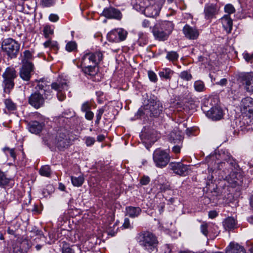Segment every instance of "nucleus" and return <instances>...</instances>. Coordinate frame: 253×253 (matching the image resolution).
<instances>
[{"instance_id": "nucleus-1", "label": "nucleus", "mask_w": 253, "mask_h": 253, "mask_svg": "<svg viewBox=\"0 0 253 253\" xmlns=\"http://www.w3.org/2000/svg\"><path fill=\"white\" fill-rule=\"evenodd\" d=\"M68 118L64 116L60 117L58 120L59 128L58 129L55 138V144L59 149L67 148L71 144L70 126L67 125Z\"/></svg>"}, {"instance_id": "nucleus-28", "label": "nucleus", "mask_w": 253, "mask_h": 253, "mask_svg": "<svg viewBox=\"0 0 253 253\" xmlns=\"http://www.w3.org/2000/svg\"><path fill=\"white\" fill-rule=\"evenodd\" d=\"M223 225L226 230L230 231L237 228V221L232 217L226 218L223 222Z\"/></svg>"}, {"instance_id": "nucleus-59", "label": "nucleus", "mask_w": 253, "mask_h": 253, "mask_svg": "<svg viewBox=\"0 0 253 253\" xmlns=\"http://www.w3.org/2000/svg\"><path fill=\"white\" fill-rule=\"evenodd\" d=\"M247 247L248 248V251L250 253H253V242L248 241L247 242Z\"/></svg>"}, {"instance_id": "nucleus-25", "label": "nucleus", "mask_w": 253, "mask_h": 253, "mask_svg": "<svg viewBox=\"0 0 253 253\" xmlns=\"http://www.w3.org/2000/svg\"><path fill=\"white\" fill-rule=\"evenodd\" d=\"M183 139V137L179 131H172L169 135V141L174 144H181Z\"/></svg>"}, {"instance_id": "nucleus-55", "label": "nucleus", "mask_w": 253, "mask_h": 253, "mask_svg": "<svg viewBox=\"0 0 253 253\" xmlns=\"http://www.w3.org/2000/svg\"><path fill=\"white\" fill-rule=\"evenodd\" d=\"M150 181L149 177L147 176H143L140 179V183L143 185L148 184Z\"/></svg>"}, {"instance_id": "nucleus-24", "label": "nucleus", "mask_w": 253, "mask_h": 253, "mask_svg": "<svg viewBox=\"0 0 253 253\" xmlns=\"http://www.w3.org/2000/svg\"><path fill=\"white\" fill-rule=\"evenodd\" d=\"M226 253H246V251L243 246L231 242L226 248Z\"/></svg>"}, {"instance_id": "nucleus-60", "label": "nucleus", "mask_w": 253, "mask_h": 253, "mask_svg": "<svg viewBox=\"0 0 253 253\" xmlns=\"http://www.w3.org/2000/svg\"><path fill=\"white\" fill-rule=\"evenodd\" d=\"M23 54L25 59L27 60L32 58V54L31 52L28 50H25L23 52Z\"/></svg>"}, {"instance_id": "nucleus-19", "label": "nucleus", "mask_w": 253, "mask_h": 253, "mask_svg": "<svg viewBox=\"0 0 253 253\" xmlns=\"http://www.w3.org/2000/svg\"><path fill=\"white\" fill-rule=\"evenodd\" d=\"M183 33L185 37L189 39L194 40L197 39L199 35L198 30L188 25H186L183 28Z\"/></svg>"}, {"instance_id": "nucleus-12", "label": "nucleus", "mask_w": 253, "mask_h": 253, "mask_svg": "<svg viewBox=\"0 0 253 253\" xmlns=\"http://www.w3.org/2000/svg\"><path fill=\"white\" fill-rule=\"evenodd\" d=\"M51 88L57 91V97L60 101H63L65 99L66 96L63 92L65 90H67L68 85L64 79H58L57 82L52 83Z\"/></svg>"}, {"instance_id": "nucleus-35", "label": "nucleus", "mask_w": 253, "mask_h": 253, "mask_svg": "<svg viewBox=\"0 0 253 253\" xmlns=\"http://www.w3.org/2000/svg\"><path fill=\"white\" fill-rule=\"evenodd\" d=\"M61 244V250L62 253H75L74 250L71 248L68 243L65 241H63Z\"/></svg>"}, {"instance_id": "nucleus-6", "label": "nucleus", "mask_w": 253, "mask_h": 253, "mask_svg": "<svg viewBox=\"0 0 253 253\" xmlns=\"http://www.w3.org/2000/svg\"><path fill=\"white\" fill-rule=\"evenodd\" d=\"M2 51L8 57L14 58L16 57L20 48V44L11 38L4 39L1 43Z\"/></svg>"}, {"instance_id": "nucleus-49", "label": "nucleus", "mask_w": 253, "mask_h": 253, "mask_svg": "<svg viewBox=\"0 0 253 253\" xmlns=\"http://www.w3.org/2000/svg\"><path fill=\"white\" fill-rule=\"evenodd\" d=\"M3 150L6 155L8 153L10 156L14 160H15L16 155L14 149H10L8 147H5L3 149Z\"/></svg>"}, {"instance_id": "nucleus-39", "label": "nucleus", "mask_w": 253, "mask_h": 253, "mask_svg": "<svg viewBox=\"0 0 253 253\" xmlns=\"http://www.w3.org/2000/svg\"><path fill=\"white\" fill-rule=\"evenodd\" d=\"M228 156H231L227 153L226 154L223 153L222 155H221V158L223 161L218 164V169H221L224 166H225L226 163L227 161H228Z\"/></svg>"}, {"instance_id": "nucleus-36", "label": "nucleus", "mask_w": 253, "mask_h": 253, "mask_svg": "<svg viewBox=\"0 0 253 253\" xmlns=\"http://www.w3.org/2000/svg\"><path fill=\"white\" fill-rule=\"evenodd\" d=\"M194 87L195 90L198 92L204 91L206 89L204 82L200 80L195 82Z\"/></svg>"}, {"instance_id": "nucleus-34", "label": "nucleus", "mask_w": 253, "mask_h": 253, "mask_svg": "<svg viewBox=\"0 0 253 253\" xmlns=\"http://www.w3.org/2000/svg\"><path fill=\"white\" fill-rule=\"evenodd\" d=\"M43 45L45 47H49L50 49L53 50L55 52H56L58 49L57 42L51 40H48L43 43Z\"/></svg>"}, {"instance_id": "nucleus-37", "label": "nucleus", "mask_w": 253, "mask_h": 253, "mask_svg": "<svg viewBox=\"0 0 253 253\" xmlns=\"http://www.w3.org/2000/svg\"><path fill=\"white\" fill-rule=\"evenodd\" d=\"M39 172L42 176L49 177L51 174L50 168L47 165L42 166L40 169Z\"/></svg>"}, {"instance_id": "nucleus-62", "label": "nucleus", "mask_w": 253, "mask_h": 253, "mask_svg": "<svg viewBox=\"0 0 253 253\" xmlns=\"http://www.w3.org/2000/svg\"><path fill=\"white\" fill-rule=\"evenodd\" d=\"M58 19V16L54 14H51L49 16V19L52 22H56Z\"/></svg>"}, {"instance_id": "nucleus-42", "label": "nucleus", "mask_w": 253, "mask_h": 253, "mask_svg": "<svg viewBox=\"0 0 253 253\" xmlns=\"http://www.w3.org/2000/svg\"><path fill=\"white\" fill-rule=\"evenodd\" d=\"M77 45L75 42H69L66 45V49L69 52H72L76 50Z\"/></svg>"}, {"instance_id": "nucleus-64", "label": "nucleus", "mask_w": 253, "mask_h": 253, "mask_svg": "<svg viewBox=\"0 0 253 253\" xmlns=\"http://www.w3.org/2000/svg\"><path fill=\"white\" fill-rule=\"evenodd\" d=\"M217 215L216 211H210L209 212V216L210 218H213L215 217Z\"/></svg>"}, {"instance_id": "nucleus-9", "label": "nucleus", "mask_w": 253, "mask_h": 253, "mask_svg": "<svg viewBox=\"0 0 253 253\" xmlns=\"http://www.w3.org/2000/svg\"><path fill=\"white\" fill-rule=\"evenodd\" d=\"M153 159L157 167L163 168L169 164L170 157L165 151L157 149L153 153Z\"/></svg>"}, {"instance_id": "nucleus-31", "label": "nucleus", "mask_w": 253, "mask_h": 253, "mask_svg": "<svg viewBox=\"0 0 253 253\" xmlns=\"http://www.w3.org/2000/svg\"><path fill=\"white\" fill-rule=\"evenodd\" d=\"M4 102L5 108L9 112H13L17 110L16 104L11 99H6Z\"/></svg>"}, {"instance_id": "nucleus-10", "label": "nucleus", "mask_w": 253, "mask_h": 253, "mask_svg": "<svg viewBox=\"0 0 253 253\" xmlns=\"http://www.w3.org/2000/svg\"><path fill=\"white\" fill-rule=\"evenodd\" d=\"M127 32L122 28L112 30L107 35L108 41L112 42H119L126 40Z\"/></svg>"}, {"instance_id": "nucleus-43", "label": "nucleus", "mask_w": 253, "mask_h": 253, "mask_svg": "<svg viewBox=\"0 0 253 253\" xmlns=\"http://www.w3.org/2000/svg\"><path fill=\"white\" fill-rule=\"evenodd\" d=\"M179 77L183 80L188 81L192 79V75L187 71H184L180 73Z\"/></svg>"}, {"instance_id": "nucleus-27", "label": "nucleus", "mask_w": 253, "mask_h": 253, "mask_svg": "<svg viewBox=\"0 0 253 253\" xmlns=\"http://www.w3.org/2000/svg\"><path fill=\"white\" fill-rule=\"evenodd\" d=\"M149 4V0H135L133 4V7L136 10L143 14L147 5Z\"/></svg>"}, {"instance_id": "nucleus-51", "label": "nucleus", "mask_w": 253, "mask_h": 253, "mask_svg": "<svg viewBox=\"0 0 253 253\" xmlns=\"http://www.w3.org/2000/svg\"><path fill=\"white\" fill-rule=\"evenodd\" d=\"M91 105L88 102H84L81 107V110L85 112L90 110Z\"/></svg>"}, {"instance_id": "nucleus-2", "label": "nucleus", "mask_w": 253, "mask_h": 253, "mask_svg": "<svg viewBox=\"0 0 253 253\" xmlns=\"http://www.w3.org/2000/svg\"><path fill=\"white\" fill-rule=\"evenodd\" d=\"M103 54L100 51L88 53L84 54L81 60V66L84 72L89 75H93L95 71L96 66L102 60Z\"/></svg>"}, {"instance_id": "nucleus-4", "label": "nucleus", "mask_w": 253, "mask_h": 253, "mask_svg": "<svg viewBox=\"0 0 253 253\" xmlns=\"http://www.w3.org/2000/svg\"><path fill=\"white\" fill-rule=\"evenodd\" d=\"M137 241L141 246L149 252L157 250L158 244L157 239L149 231H144L140 232L137 236Z\"/></svg>"}, {"instance_id": "nucleus-21", "label": "nucleus", "mask_w": 253, "mask_h": 253, "mask_svg": "<svg viewBox=\"0 0 253 253\" xmlns=\"http://www.w3.org/2000/svg\"><path fill=\"white\" fill-rule=\"evenodd\" d=\"M241 80L247 91L253 92V75L251 74L246 73L241 76Z\"/></svg>"}, {"instance_id": "nucleus-48", "label": "nucleus", "mask_w": 253, "mask_h": 253, "mask_svg": "<svg viewBox=\"0 0 253 253\" xmlns=\"http://www.w3.org/2000/svg\"><path fill=\"white\" fill-rule=\"evenodd\" d=\"M224 11L227 13V15H230L235 12V9L234 6L231 4H227L224 7Z\"/></svg>"}, {"instance_id": "nucleus-3", "label": "nucleus", "mask_w": 253, "mask_h": 253, "mask_svg": "<svg viewBox=\"0 0 253 253\" xmlns=\"http://www.w3.org/2000/svg\"><path fill=\"white\" fill-rule=\"evenodd\" d=\"M173 23L169 21L158 22L152 29V33L156 39L164 41L168 38L173 29Z\"/></svg>"}, {"instance_id": "nucleus-17", "label": "nucleus", "mask_w": 253, "mask_h": 253, "mask_svg": "<svg viewBox=\"0 0 253 253\" xmlns=\"http://www.w3.org/2000/svg\"><path fill=\"white\" fill-rule=\"evenodd\" d=\"M226 178L232 187L241 185L244 180V177L240 171H232Z\"/></svg>"}, {"instance_id": "nucleus-11", "label": "nucleus", "mask_w": 253, "mask_h": 253, "mask_svg": "<svg viewBox=\"0 0 253 253\" xmlns=\"http://www.w3.org/2000/svg\"><path fill=\"white\" fill-rule=\"evenodd\" d=\"M165 1V0H156L154 3L150 1V4L147 5L143 14L145 16L150 17L157 16Z\"/></svg>"}, {"instance_id": "nucleus-5", "label": "nucleus", "mask_w": 253, "mask_h": 253, "mask_svg": "<svg viewBox=\"0 0 253 253\" xmlns=\"http://www.w3.org/2000/svg\"><path fill=\"white\" fill-rule=\"evenodd\" d=\"M163 106L159 100L150 99L147 104L139 108L137 114L140 116L146 115L150 117H158L162 112Z\"/></svg>"}, {"instance_id": "nucleus-22", "label": "nucleus", "mask_w": 253, "mask_h": 253, "mask_svg": "<svg viewBox=\"0 0 253 253\" xmlns=\"http://www.w3.org/2000/svg\"><path fill=\"white\" fill-rule=\"evenodd\" d=\"M13 185V180L5 172L0 170V187L5 189L10 188Z\"/></svg>"}, {"instance_id": "nucleus-18", "label": "nucleus", "mask_w": 253, "mask_h": 253, "mask_svg": "<svg viewBox=\"0 0 253 253\" xmlns=\"http://www.w3.org/2000/svg\"><path fill=\"white\" fill-rule=\"evenodd\" d=\"M219 7L216 4L208 3L205 5L204 8L205 18L207 20H211L215 18L218 13Z\"/></svg>"}, {"instance_id": "nucleus-40", "label": "nucleus", "mask_w": 253, "mask_h": 253, "mask_svg": "<svg viewBox=\"0 0 253 253\" xmlns=\"http://www.w3.org/2000/svg\"><path fill=\"white\" fill-rule=\"evenodd\" d=\"M211 228V225L207 223H203L201 225V231L206 236H208L210 229Z\"/></svg>"}, {"instance_id": "nucleus-52", "label": "nucleus", "mask_w": 253, "mask_h": 253, "mask_svg": "<svg viewBox=\"0 0 253 253\" xmlns=\"http://www.w3.org/2000/svg\"><path fill=\"white\" fill-rule=\"evenodd\" d=\"M148 76L150 80L153 82H156L157 81V77L156 74L153 71H149Z\"/></svg>"}, {"instance_id": "nucleus-16", "label": "nucleus", "mask_w": 253, "mask_h": 253, "mask_svg": "<svg viewBox=\"0 0 253 253\" xmlns=\"http://www.w3.org/2000/svg\"><path fill=\"white\" fill-rule=\"evenodd\" d=\"M34 71V65L28 61L23 62L19 72L20 77L25 81H30L31 73Z\"/></svg>"}, {"instance_id": "nucleus-63", "label": "nucleus", "mask_w": 253, "mask_h": 253, "mask_svg": "<svg viewBox=\"0 0 253 253\" xmlns=\"http://www.w3.org/2000/svg\"><path fill=\"white\" fill-rule=\"evenodd\" d=\"M150 21L147 19H144L142 23V27L145 28L150 27Z\"/></svg>"}, {"instance_id": "nucleus-14", "label": "nucleus", "mask_w": 253, "mask_h": 253, "mask_svg": "<svg viewBox=\"0 0 253 253\" xmlns=\"http://www.w3.org/2000/svg\"><path fill=\"white\" fill-rule=\"evenodd\" d=\"M44 100L43 95L36 91L29 97L28 102L32 107L38 109L44 105Z\"/></svg>"}, {"instance_id": "nucleus-26", "label": "nucleus", "mask_w": 253, "mask_h": 253, "mask_svg": "<svg viewBox=\"0 0 253 253\" xmlns=\"http://www.w3.org/2000/svg\"><path fill=\"white\" fill-rule=\"evenodd\" d=\"M221 22L224 30L230 33L232 29L233 21L229 15H225L221 18Z\"/></svg>"}, {"instance_id": "nucleus-38", "label": "nucleus", "mask_w": 253, "mask_h": 253, "mask_svg": "<svg viewBox=\"0 0 253 253\" xmlns=\"http://www.w3.org/2000/svg\"><path fill=\"white\" fill-rule=\"evenodd\" d=\"M138 36L139 39L138 40V42L140 45L142 46L148 43V38L146 34L139 33Z\"/></svg>"}, {"instance_id": "nucleus-7", "label": "nucleus", "mask_w": 253, "mask_h": 253, "mask_svg": "<svg viewBox=\"0 0 253 253\" xmlns=\"http://www.w3.org/2000/svg\"><path fill=\"white\" fill-rule=\"evenodd\" d=\"M242 111L246 115L244 117V120H250L249 122L247 121V124L248 126H251V128L253 129L252 126L253 125V99L250 97L245 98L242 100Z\"/></svg>"}, {"instance_id": "nucleus-57", "label": "nucleus", "mask_w": 253, "mask_h": 253, "mask_svg": "<svg viewBox=\"0 0 253 253\" xmlns=\"http://www.w3.org/2000/svg\"><path fill=\"white\" fill-rule=\"evenodd\" d=\"M95 141V139L91 137H87L85 138V143L87 146L93 145Z\"/></svg>"}, {"instance_id": "nucleus-56", "label": "nucleus", "mask_w": 253, "mask_h": 253, "mask_svg": "<svg viewBox=\"0 0 253 253\" xmlns=\"http://www.w3.org/2000/svg\"><path fill=\"white\" fill-rule=\"evenodd\" d=\"M42 5L45 7H49L53 5L54 0H42Z\"/></svg>"}, {"instance_id": "nucleus-54", "label": "nucleus", "mask_w": 253, "mask_h": 253, "mask_svg": "<svg viewBox=\"0 0 253 253\" xmlns=\"http://www.w3.org/2000/svg\"><path fill=\"white\" fill-rule=\"evenodd\" d=\"M114 229L111 230V227L110 226L108 229V235L114 236L118 231V228L116 227L115 225H113Z\"/></svg>"}, {"instance_id": "nucleus-20", "label": "nucleus", "mask_w": 253, "mask_h": 253, "mask_svg": "<svg viewBox=\"0 0 253 253\" xmlns=\"http://www.w3.org/2000/svg\"><path fill=\"white\" fill-rule=\"evenodd\" d=\"M102 14L106 18L118 20L121 19L122 16L120 10L112 7L104 9Z\"/></svg>"}, {"instance_id": "nucleus-41", "label": "nucleus", "mask_w": 253, "mask_h": 253, "mask_svg": "<svg viewBox=\"0 0 253 253\" xmlns=\"http://www.w3.org/2000/svg\"><path fill=\"white\" fill-rule=\"evenodd\" d=\"M43 32L45 38L48 39L50 35L53 34V30L50 26L46 25L43 28Z\"/></svg>"}, {"instance_id": "nucleus-30", "label": "nucleus", "mask_w": 253, "mask_h": 253, "mask_svg": "<svg viewBox=\"0 0 253 253\" xmlns=\"http://www.w3.org/2000/svg\"><path fill=\"white\" fill-rule=\"evenodd\" d=\"M36 82L37 83L36 86L37 91L38 90H43L45 95H46V92H47V89L49 88V85L47 84V82L44 79H41L39 80H36Z\"/></svg>"}, {"instance_id": "nucleus-44", "label": "nucleus", "mask_w": 253, "mask_h": 253, "mask_svg": "<svg viewBox=\"0 0 253 253\" xmlns=\"http://www.w3.org/2000/svg\"><path fill=\"white\" fill-rule=\"evenodd\" d=\"M178 57V54L174 51L169 52L167 55V58L171 61L177 60Z\"/></svg>"}, {"instance_id": "nucleus-29", "label": "nucleus", "mask_w": 253, "mask_h": 253, "mask_svg": "<svg viewBox=\"0 0 253 253\" xmlns=\"http://www.w3.org/2000/svg\"><path fill=\"white\" fill-rule=\"evenodd\" d=\"M127 214L131 218L137 217L141 212V209L139 207H134L132 206L126 208Z\"/></svg>"}, {"instance_id": "nucleus-50", "label": "nucleus", "mask_w": 253, "mask_h": 253, "mask_svg": "<svg viewBox=\"0 0 253 253\" xmlns=\"http://www.w3.org/2000/svg\"><path fill=\"white\" fill-rule=\"evenodd\" d=\"M245 60L248 63H252L253 62V53H250L245 52L243 54Z\"/></svg>"}, {"instance_id": "nucleus-32", "label": "nucleus", "mask_w": 253, "mask_h": 253, "mask_svg": "<svg viewBox=\"0 0 253 253\" xmlns=\"http://www.w3.org/2000/svg\"><path fill=\"white\" fill-rule=\"evenodd\" d=\"M173 74V72L171 69L165 68L163 69L162 71H160L159 75L161 78L168 80L171 78Z\"/></svg>"}, {"instance_id": "nucleus-8", "label": "nucleus", "mask_w": 253, "mask_h": 253, "mask_svg": "<svg viewBox=\"0 0 253 253\" xmlns=\"http://www.w3.org/2000/svg\"><path fill=\"white\" fill-rule=\"evenodd\" d=\"M4 91L9 93L14 86V80L16 77V71L13 68L7 67L2 75Z\"/></svg>"}, {"instance_id": "nucleus-33", "label": "nucleus", "mask_w": 253, "mask_h": 253, "mask_svg": "<svg viewBox=\"0 0 253 253\" xmlns=\"http://www.w3.org/2000/svg\"><path fill=\"white\" fill-rule=\"evenodd\" d=\"M71 181L74 186L77 187L81 186L84 182V177L82 175L78 177L73 176L71 177Z\"/></svg>"}, {"instance_id": "nucleus-46", "label": "nucleus", "mask_w": 253, "mask_h": 253, "mask_svg": "<svg viewBox=\"0 0 253 253\" xmlns=\"http://www.w3.org/2000/svg\"><path fill=\"white\" fill-rule=\"evenodd\" d=\"M104 112V108H101L97 110L96 117V119L95 121V123L96 125H98L100 123V121L101 119L102 116Z\"/></svg>"}, {"instance_id": "nucleus-15", "label": "nucleus", "mask_w": 253, "mask_h": 253, "mask_svg": "<svg viewBox=\"0 0 253 253\" xmlns=\"http://www.w3.org/2000/svg\"><path fill=\"white\" fill-rule=\"evenodd\" d=\"M202 108L203 111L206 112L207 116L212 120H219L223 117L222 110L218 106L212 107L209 110L205 104L202 107Z\"/></svg>"}, {"instance_id": "nucleus-58", "label": "nucleus", "mask_w": 253, "mask_h": 253, "mask_svg": "<svg viewBox=\"0 0 253 253\" xmlns=\"http://www.w3.org/2000/svg\"><path fill=\"white\" fill-rule=\"evenodd\" d=\"M85 118L86 120L91 121L93 119L94 117L93 113L90 110L85 112Z\"/></svg>"}, {"instance_id": "nucleus-47", "label": "nucleus", "mask_w": 253, "mask_h": 253, "mask_svg": "<svg viewBox=\"0 0 253 253\" xmlns=\"http://www.w3.org/2000/svg\"><path fill=\"white\" fill-rule=\"evenodd\" d=\"M228 161L226 163L225 166L228 165L231 167V169H237L238 166L236 161L232 158L231 156H228Z\"/></svg>"}, {"instance_id": "nucleus-61", "label": "nucleus", "mask_w": 253, "mask_h": 253, "mask_svg": "<svg viewBox=\"0 0 253 253\" xmlns=\"http://www.w3.org/2000/svg\"><path fill=\"white\" fill-rule=\"evenodd\" d=\"M123 226L125 228H131L129 220L128 218H126L125 219Z\"/></svg>"}, {"instance_id": "nucleus-53", "label": "nucleus", "mask_w": 253, "mask_h": 253, "mask_svg": "<svg viewBox=\"0 0 253 253\" xmlns=\"http://www.w3.org/2000/svg\"><path fill=\"white\" fill-rule=\"evenodd\" d=\"M182 144H176V145L174 146L172 148V152L175 154H179L180 152L181 148L182 147Z\"/></svg>"}, {"instance_id": "nucleus-13", "label": "nucleus", "mask_w": 253, "mask_h": 253, "mask_svg": "<svg viewBox=\"0 0 253 253\" xmlns=\"http://www.w3.org/2000/svg\"><path fill=\"white\" fill-rule=\"evenodd\" d=\"M189 167V166L184 165L181 162H171L169 165V169L172 170L176 174L181 176L188 174Z\"/></svg>"}, {"instance_id": "nucleus-23", "label": "nucleus", "mask_w": 253, "mask_h": 253, "mask_svg": "<svg viewBox=\"0 0 253 253\" xmlns=\"http://www.w3.org/2000/svg\"><path fill=\"white\" fill-rule=\"evenodd\" d=\"M44 125L43 123H40L36 121H30L28 124V128L29 130L32 133L39 134L40 133Z\"/></svg>"}, {"instance_id": "nucleus-45", "label": "nucleus", "mask_w": 253, "mask_h": 253, "mask_svg": "<svg viewBox=\"0 0 253 253\" xmlns=\"http://www.w3.org/2000/svg\"><path fill=\"white\" fill-rule=\"evenodd\" d=\"M173 246L170 244H165L162 246L161 253H172Z\"/></svg>"}]
</instances>
